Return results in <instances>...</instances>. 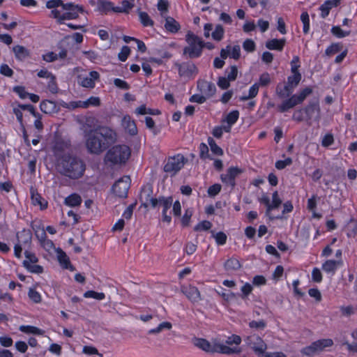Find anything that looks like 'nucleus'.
I'll list each match as a JSON object with an SVG mask.
<instances>
[{
    "label": "nucleus",
    "instance_id": "15",
    "mask_svg": "<svg viewBox=\"0 0 357 357\" xmlns=\"http://www.w3.org/2000/svg\"><path fill=\"white\" fill-rule=\"evenodd\" d=\"M31 199L34 206H39L41 210L47 207V202L43 199L33 186L30 188Z\"/></svg>",
    "mask_w": 357,
    "mask_h": 357
},
{
    "label": "nucleus",
    "instance_id": "43",
    "mask_svg": "<svg viewBox=\"0 0 357 357\" xmlns=\"http://www.w3.org/2000/svg\"><path fill=\"white\" fill-rule=\"evenodd\" d=\"M312 92V89L310 87H306L303 90H302L298 94H295L294 96L296 98V100L298 101L299 104L302 103L303 100L306 98L307 96L311 94Z\"/></svg>",
    "mask_w": 357,
    "mask_h": 357
},
{
    "label": "nucleus",
    "instance_id": "36",
    "mask_svg": "<svg viewBox=\"0 0 357 357\" xmlns=\"http://www.w3.org/2000/svg\"><path fill=\"white\" fill-rule=\"evenodd\" d=\"M208 143L210 146L211 150L215 155H223V151L222 149L218 146V144L215 143V140L209 137L208 138Z\"/></svg>",
    "mask_w": 357,
    "mask_h": 357
},
{
    "label": "nucleus",
    "instance_id": "25",
    "mask_svg": "<svg viewBox=\"0 0 357 357\" xmlns=\"http://www.w3.org/2000/svg\"><path fill=\"white\" fill-rule=\"evenodd\" d=\"M286 39H272L266 43V47L271 50L282 51L285 45Z\"/></svg>",
    "mask_w": 357,
    "mask_h": 357
},
{
    "label": "nucleus",
    "instance_id": "62",
    "mask_svg": "<svg viewBox=\"0 0 357 357\" xmlns=\"http://www.w3.org/2000/svg\"><path fill=\"white\" fill-rule=\"evenodd\" d=\"M114 85L121 89L128 90L130 89V85L124 80L116 78L114 80Z\"/></svg>",
    "mask_w": 357,
    "mask_h": 357
},
{
    "label": "nucleus",
    "instance_id": "44",
    "mask_svg": "<svg viewBox=\"0 0 357 357\" xmlns=\"http://www.w3.org/2000/svg\"><path fill=\"white\" fill-rule=\"evenodd\" d=\"M98 6L100 10L107 12L113 8L112 3L105 0H98Z\"/></svg>",
    "mask_w": 357,
    "mask_h": 357
},
{
    "label": "nucleus",
    "instance_id": "60",
    "mask_svg": "<svg viewBox=\"0 0 357 357\" xmlns=\"http://www.w3.org/2000/svg\"><path fill=\"white\" fill-rule=\"evenodd\" d=\"M64 3L62 0H50L46 3V6L47 8H56L59 6H61L63 8V6Z\"/></svg>",
    "mask_w": 357,
    "mask_h": 357
},
{
    "label": "nucleus",
    "instance_id": "21",
    "mask_svg": "<svg viewBox=\"0 0 357 357\" xmlns=\"http://www.w3.org/2000/svg\"><path fill=\"white\" fill-rule=\"evenodd\" d=\"M40 107L43 112L49 114L56 113L59 110V107L55 102L48 100L42 101Z\"/></svg>",
    "mask_w": 357,
    "mask_h": 357
},
{
    "label": "nucleus",
    "instance_id": "51",
    "mask_svg": "<svg viewBox=\"0 0 357 357\" xmlns=\"http://www.w3.org/2000/svg\"><path fill=\"white\" fill-rule=\"evenodd\" d=\"M213 236L215 238L216 243L218 245H224L227 241V235L222 232L220 231L217 234H214L213 231H211Z\"/></svg>",
    "mask_w": 357,
    "mask_h": 357
},
{
    "label": "nucleus",
    "instance_id": "45",
    "mask_svg": "<svg viewBox=\"0 0 357 357\" xmlns=\"http://www.w3.org/2000/svg\"><path fill=\"white\" fill-rule=\"evenodd\" d=\"M85 298H93L96 300H102L105 298V295L102 292H96L95 291H87L84 294Z\"/></svg>",
    "mask_w": 357,
    "mask_h": 357
},
{
    "label": "nucleus",
    "instance_id": "53",
    "mask_svg": "<svg viewBox=\"0 0 357 357\" xmlns=\"http://www.w3.org/2000/svg\"><path fill=\"white\" fill-rule=\"evenodd\" d=\"M130 53V47L128 46H123L121 52L119 53L118 58L121 61H125Z\"/></svg>",
    "mask_w": 357,
    "mask_h": 357
},
{
    "label": "nucleus",
    "instance_id": "10",
    "mask_svg": "<svg viewBox=\"0 0 357 357\" xmlns=\"http://www.w3.org/2000/svg\"><path fill=\"white\" fill-rule=\"evenodd\" d=\"M130 181L129 176L119 179L112 186L113 192L121 198L126 197L130 188Z\"/></svg>",
    "mask_w": 357,
    "mask_h": 357
},
{
    "label": "nucleus",
    "instance_id": "34",
    "mask_svg": "<svg viewBox=\"0 0 357 357\" xmlns=\"http://www.w3.org/2000/svg\"><path fill=\"white\" fill-rule=\"evenodd\" d=\"M24 266L30 272L33 273H42L43 268L40 265L31 264L29 261L24 260L23 261Z\"/></svg>",
    "mask_w": 357,
    "mask_h": 357
},
{
    "label": "nucleus",
    "instance_id": "40",
    "mask_svg": "<svg viewBox=\"0 0 357 357\" xmlns=\"http://www.w3.org/2000/svg\"><path fill=\"white\" fill-rule=\"evenodd\" d=\"M301 79V73H293L291 76L288 77L287 84L291 86L294 89L298 86Z\"/></svg>",
    "mask_w": 357,
    "mask_h": 357
},
{
    "label": "nucleus",
    "instance_id": "20",
    "mask_svg": "<svg viewBox=\"0 0 357 357\" xmlns=\"http://www.w3.org/2000/svg\"><path fill=\"white\" fill-rule=\"evenodd\" d=\"M173 199L172 197H162L161 200V205L162 206V220L164 222H167L169 223L171 222L172 218L170 215H167V212L168 209H169L172 205Z\"/></svg>",
    "mask_w": 357,
    "mask_h": 357
},
{
    "label": "nucleus",
    "instance_id": "16",
    "mask_svg": "<svg viewBox=\"0 0 357 357\" xmlns=\"http://www.w3.org/2000/svg\"><path fill=\"white\" fill-rule=\"evenodd\" d=\"M153 194V187L150 184L144 185L141 190L139 200L142 205L147 208L149 206V201L151 199Z\"/></svg>",
    "mask_w": 357,
    "mask_h": 357
},
{
    "label": "nucleus",
    "instance_id": "9",
    "mask_svg": "<svg viewBox=\"0 0 357 357\" xmlns=\"http://www.w3.org/2000/svg\"><path fill=\"white\" fill-rule=\"evenodd\" d=\"M303 111L306 114L305 120L310 121L312 120L319 121L321 118V109L318 100H314L309 102L304 108Z\"/></svg>",
    "mask_w": 357,
    "mask_h": 357
},
{
    "label": "nucleus",
    "instance_id": "22",
    "mask_svg": "<svg viewBox=\"0 0 357 357\" xmlns=\"http://www.w3.org/2000/svg\"><path fill=\"white\" fill-rule=\"evenodd\" d=\"M56 253L59 262L63 268L70 269V271L75 270L74 266L70 264L69 257L67 256L66 252H64L61 248H59L56 250Z\"/></svg>",
    "mask_w": 357,
    "mask_h": 357
},
{
    "label": "nucleus",
    "instance_id": "32",
    "mask_svg": "<svg viewBox=\"0 0 357 357\" xmlns=\"http://www.w3.org/2000/svg\"><path fill=\"white\" fill-rule=\"evenodd\" d=\"M333 344V342L331 339H321L314 342V346L316 347L318 353L324 351L326 347H331Z\"/></svg>",
    "mask_w": 357,
    "mask_h": 357
},
{
    "label": "nucleus",
    "instance_id": "7",
    "mask_svg": "<svg viewBox=\"0 0 357 357\" xmlns=\"http://www.w3.org/2000/svg\"><path fill=\"white\" fill-rule=\"evenodd\" d=\"M246 342L248 347L252 349L259 357H261L267 349L266 343L258 335H254L248 337Z\"/></svg>",
    "mask_w": 357,
    "mask_h": 357
},
{
    "label": "nucleus",
    "instance_id": "42",
    "mask_svg": "<svg viewBox=\"0 0 357 357\" xmlns=\"http://www.w3.org/2000/svg\"><path fill=\"white\" fill-rule=\"evenodd\" d=\"M312 92V89L310 87H306L303 90H302L298 94H295L294 96L296 98V100L298 101L299 104L302 103L303 100L306 98L307 96L311 94Z\"/></svg>",
    "mask_w": 357,
    "mask_h": 357
},
{
    "label": "nucleus",
    "instance_id": "13",
    "mask_svg": "<svg viewBox=\"0 0 357 357\" xmlns=\"http://www.w3.org/2000/svg\"><path fill=\"white\" fill-rule=\"evenodd\" d=\"M197 88L200 92L204 94L206 98L213 96L215 91L216 88L213 83L207 82L206 80H199L197 82Z\"/></svg>",
    "mask_w": 357,
    "mask_h": 357
},
{
    "label": "nucleus",
    "instance_id": "8",
    "mask_svg": "<svg viewBox=\"0 0 357 357\" xmlns=\"http://www.w3.org/2000/svg\"><path fill=\"white\" fill-rule=\"evenodd\" d=\"M63 20H74L79 17V13H83L84 8L82 6L73 3H64L62 8Z\"/></svg>",
    "mask_w": 357,
    "mask_h": 357
},
{
    "label": "nucleus",
    "instance_id": "4",
    "mask_svg": "<svg viewBox=\"0 0 357 357\" xmlns=\"http://www.w3.org/2000/svg\"><path fill=\"white\" fill-rule=\"evenodd\" d=\"M194 344L198 348L208 353H220L225 354H231L239 352L236 348H231L223 344L214 342L211 344L208 340L203 338H197Z\"/></svg>",
    "mask_w": 357,
    "mask_h": 357
},
{
    "label": "nucleus",
    "instance_id": "63",
    "mask_svg": "<svg viewBox=\"0 0 357 357\" xmlns=\"http://www.w3.org/2000/svg\"><path fill=\"white\" fill-rule=\"evenodd\" d=\"M0 73L6 77H12L13 70L7 64H2L0 67Z\"/></svg>",
    "mask_w": 357,
    "mask_h": 357
},
{
    "label": "nucleus",
    "instance_id": "24",
    "mask_svg": "<svg viewBox=\"0 0 357 357\" xmlns=\"http://www.w3.org/2000/svg\"><path fill=\"white\" fill-rule=\"evenodd\" d=\"M341 0H326L324 3H323L320 6V10L321 11V16L322 18H326L330 12V10L333 7L337 6Z\"/></svg>",
    "mask_w": 357,
    "mask_h": 357
},
{
    "label": "nucleus",
    "instance_id": "58",
    "mask_svg": "<svg viewBox=\"0 0 357 357\" xmlns=\"http://www.w3.org/2000/svg\"><path fill=\"white\" fill-rule=\"evenodd\" d=\"M29 297L31 300H32L34 303H40L41 301V297L40 294L36 291L34 289H30L29 291Z\"/></svg>",
    "mask_w": 357,
    "mask_h": 357
},
{
    "label": "nucleus",
    "instance_id": "5",
    "mask_svg": "<svg viewBox=\"0 0 357 357\" xmlns=\"http://www.w3.org/2000/svg\"><path fill=\"white\" fill-rule=\"evenodd\" d=\"M186 41L188 46L184 47L183 54L190 59L200 56L203 50L202 39L192 32L188 31L186 34Z\"/></svg>",
    "mask_w": 357,
    "mask_h": 357
},
{
    "label": "nucleus",
    "instance_id": "12",
    "mask_svg": "<svg viewBox=\"0 0 357 357\" xmlns=\"http://www.w3.org/2000/svg\"><path fill=\"white\" fill-rule=\"evenodd\" d=\"M181 291L192 303H196L202 300L201 293L199 289L191 284L188 286H181Z\"/></svg>",
    "mask_w": 357,
    "mask_h": 357
},
{
    "label": "nucleus",
    "instance_id": "28",
    "mask_svg": "<svg viewBox=\"0 0 357 357\" xmlns=\"http://www.w3.org/2000/svg\"><path fill=\"white\" fill-rule=\"evenodd\" d=\"M342 264V260H327L323 264L322 269L327 273H334L337 268Z\"/></svg>",
    "mask_w": 357,
    "mask_h": 357
},
{
    "label": "nucleus",
    "instance_id": "18",
    "mask_svg": "<svg viewBox=\"0 0 357 357\" xmlns=\"http://www.w3.org/2000/svg\"><path fill=\"white\" fill-rule=\"evenodd\" d=\"M100 77V75L97 71H91L89 73V76L86 77L79 78L81 79L80 84L83 87L86 88H93L95 86V80H98Z\"/></svg>",
    "mask_w": 357,
    "mask_h": 357
},
{
    "label": "nucleus",
    "instance_id": "49",
    "mask_svg": "<svg viewBox=\"0 0 357 357\" xmlns=\"http://www.w3.org/2000/svg\"><path fill=\"white\" fill-rule=\"evenodd\" d=\"M301 353L307 356H313L314 354H318L316 347L314 346V342L310 345L304 347L301 350Z\"/></svg>",
    "mask_w": 357,
    "mask_h": 357
},
{
    "label": "nucleus",
    "instance_id": "47",
    "mask_svg": "<svg viewBox=\"0 0 357 357\" xmlns=\"http://www.w3.org/2000/svg\"><path fill=\"white\" fill-rule=\"evenodd\" d=\"M331 33L337 38H344L350 34V31H344L340 26H334L331 29Z\"/></svg>",
    "mask_w": 357,
    "mask_h": 357
},
{
    "label": "nucleus",
    "instance_id": "6",
    "mask_svg": "<svg viewBox=\"0 0 357 357\" xmlns=\"http://www.w3.org/2000/svg\"><path fill=\"white\" fill-rule=\"evenodd\" d=\"M188 162V159L182 154H177L172 157H169L163 170L171 176H175Z\"/></svg>",
    "mask_w": 357,
    "mask_h": 357
},
{
    "label": "nucleus",
    "instance_id": "57",
    "mask_svg": "<svg viewBox=\"0 0 357 357\" xmlns=\"http://www.w3.org/2000/svg\"><path fill=\"white\" fill-rule=\"evenodd\" d=\"M221 190V185L215 183L211 186H210L208 189V194L211 197H214L217 195Z\"/></svg>",
    "mask_w": 357,
    "mask_h": 357
},
{
    "label": "nucleus",
    "instance_id": "3",
    "mask_svg": "<svg viewBox=\"0 0 357 357\" xmlns=\"http://www.w3.org/2000/svg\"><path fill=\"white\" fill-rule=\"evenodd\" d=\"M130 156V149L126 145H116L107 152L105 160L112 165L125 164Z\"/></svg>",
    "mask_w": 357,
    "mask_h": 357
},
{
    "label": "nucleus",
    "instance_id": "35",
    "mask_svg": "<svg viewBox=\"0 0 357 357\" xmlns=\"http://www.w3.org/2000/svg\"><path fill=\"white\" fill-rule=\"evenodd\" d=\"M20 330L22 332L26 333H32L36 335H43L44 331L37 327L31 326H21L20 327Z\"/></svg>",
    "mask_w": 357,
    "mask_h": 357
},
{
    "label": "nucleus",
    "instance_id": "1",
    "mask_svg": "<svg viewBox=\"0 0 357 357\" xmlns=\"http://www.w3.org/2000/svg\"><path fill=\"white\" fill-rule=\"evenodd\" d=\"M116 132L108 126H98L85 131V146L91 154L100 155L116 141Z\"/></svg>",
    "mask_w": 357,
    "mask_h": 357
},
{
    "label": "nucleus",
    "instance_id": "19",
    "mask_svg": "<svg viewBox=\"0 0 357 357\" xmlns=\"http://www.w3.org/2000/svg\"><path fill=\"white\" fill-rule=\"evenodd\" d=\"M121 125L130 135H136L137 134V126L130 116L127 115L123 118Z\"/></svg>",
    "mask_w": 357,
    "mask_h": 357
},
{
    "label": "nucleus",
    "instance_id": "46",
    "mask_svg": "<svg viewBox=\"0 0 357 357\" xmlns=\"http://www.w3.org/2000/svg\"><path fill=\"white\" fill-rule=\"evenodd\" d=\"M239 117V112L238 110H234L231 112H229L227 116H226V119H225V121L227 122V123L228 124H234L238 119Z\"/></svg>",
    "mask_w": 357,
    "mask_h": 357
},
{
    "label": "nucleus",
    "instance_id": "54",
    "mask_svg": "<svg viewBox=\"0 0 357 357\" xmlns=\"http://www.w3.org/2000/svg\"><path fill=\"white\" fill-rule=\"evenodd\" d=\"M192 215V212L190 209L185 210V214L181 218V224L183 227H188L190 225V218Z\"/></svg>",
    "mask_w": 357,
    "mask_h": 357
},
{
    "label": "nucleus",
    "instance_id": "27",
    "mask_svg": "<svg viewBox=\"0 0 357 357\" xmlns=\"http://www.w3.org/2000/svg\"><path fill=\"white\" fill-rule=\"evenodd\" d=\"M294 88L287 83L284 86L278 84L276 87V93L281 98L289 97L293 93Z\"/></svg>",
    "mask_w": 357,
    "mask_h": 357
},
{
    "label": "nucleus",
    "instance_id": "50",
    "mask_svg": "<svg viewBox=\"0 0 357 357\" xmlns=\"http://www.w3.org/2000/svg\"><path fill=\"white\" fill-rule=\"evenodd\" d=\"M259 201L260 203L264 204L266 206V215H269L270 212L274 209L273 206H272V202H270V199L268 196L264 195L261 198H259Z\"/></svg>",
    "mask_w": 357,
    "mask_h": 357
},
{
    "label": "nucleus",
    "instance_id": "26",
    "mask_svg": "<svg viewBox=\"0 0 357 357\" xmlns=\"http://www.w3.org/2000/svg\"><path fill=\"white\" fill-rule=\"evenodd\" d=\"M298 104L299 102L296 100V96L293 95L289 99L284 100L280 105H279L278 109L280 112H285Z\"/></svg>",
    "mask_w": 357,
    "mask_h": 357
},
{
    "label": "nucleus",
    "instance_id": "2",
    "mask_svg": "<svg viewBox=\"0 0 357 357\" xmlns=\"http://www.w3.org/2000/svg\"><path fill=\"white\" fill-rule=\"evenodd\" d=\"M56 169L61 174L72 179H77L83 176L85 164L76 155L63 153L58 156Z\"/></svg>",
    "mask_w": 357,
    "mask_h": 357
},
{
    "label": "nucleus",
    "instance_id": "30",
    "mask_svg": "<svg viewBox=\"0 0 357 357\" xmlns=\"http://www.w3.org/2000/svg\"><path fill=\"white\" fill-rule=\"evenodd\" d=\"M224 266L228 271H235L241 268V264L237 259L230 258L225 261Z\"/></svg>",
    "mask_w": 357,
    "mask_h": 357
},
{
    "label": "nucleus",
    "instance_id": "31",
    "mask_svg": "<svg viewBox=\"0 0 357 357\" xmlns=\"http://www.w3.org/2000/svg\"><path fill=\"white\" fill-rule=\"evenodd\" d=\"M82 203V198L77 194H72L65 199L64 204L67 206L75 207L80 205Z\"/></svg>",
    "mask_w": 357,
    "mask_h": 357
},
{
    "label": "nucleus",
    "instance_id": "23",
    "mask_svg": "<svg viewBox=\"0 0 357 357\" xmlns=\"http://www.w3.org/2000/svg\"><path fill=\"white\" fill-rule=\"evenodd\" d=\"M15 58L19 61H24L30 56V51L22 45H15L13 47Z\"/></svg>",
    "mask_w": 357,
    "mask_h": 357
},
{
    "label": "nucleus",
    "instance_id": "39",
    "mask_svg": "<svg viewBox=\"0 0 357 357\" xmlns=\"http://www.w3.org/2000/svg\"><path fill=\"white\" fill-rule=\"evenodd\" d=\"M224 32L225 31L222 26L218 24L215 26L214 31L211 33L212 38L217 41H220L223 38Z\"/></svg>",
    "mask_w": 357,
    "mask_h": 357
},
{
    "label": "nucleus",
    "instance_id": "61",
    "mask_svg": "<svg viewBox=\"0 0 357 357\" xmlns=\"http://www.w3.org/2000/svg\"><path fill=\"white\" fill-rule=\"evenodd\" d=\"M270 82L271 78L269 74L268 73H264L260 76L258 84L262 86H266L268 85Z\"/></svg>",
    "mask_w": 357,
    "mask_h": 357
},
{
    "label": "nucleus",
    "instance_id": "56",
    "mask_svg": "<svg viewBox=\"0 0 357 357\" xmlns=\"http://www.w3.org/2000/svg\"><path fill=\"white\" fill-rule=\"evenodd\" d=\"M13 91L18 94V96L24 99L28 97L29 95V93L26 92L25 91V88L22 86H16L13 88Z\"/></svg>",
    "mask_w": 357,
    "mask_h": 357
},
{
    "label": "nucleus",
    "instance_id": "17",
    "mask_svg": "<svg viewBox=\"0 0 357 357\" xmlns=\"http://www.w3.org/2000/svg\"><path fill=\"white\" fill-rule=\"evenodd\" d=\"M100 105V100L98 97H93L91 96L89 99H87L85 101H75L72 102L71 105L73 108H77V107H82V108H87L90 105L93 106H99Z\"/></svg>",
    "mask_w": 357,
    "mask_h": 357
},
{
    "label": "nucleus",
    "instance_id": "38",
    "mask_svg": "<svg viewBox=\"0 0 357 357\" xmlns=\"http://www.w3.org/2000/svg\"><path fill=\"white\" fill-rule=\"evenodd\" d=\"M17 237L19 242L21 241L20 239H23V243H29L31 240V234L29 231L24 229L21 232L17 234Z\"/></svg>",
    "mask_w": 357,
    "mask_h": 357
},
{
    "label": "nucleus",
    "instance_id": "48",
    "mask_svg": "<svg viewBox=\"0 0 357 357\" xmlns=\"http://www.w3.org/2000/svg\"><path fill=\"white\" fill-rule=\"evenodd\" d=\"M301 20L303 24V32L307 33L310 29V19L307 12H303L301 15Z\"/></svg>",
    "mask_w": 357,
    "mask_h": 357
},
{
    "label": "nucleus",
    "instance_id": "33",
    "mask_svg": "<svg viewBox=\"0 0 357 357\" xmlns=\"http://www.w3.org/2000/svg\"><path fill=\"white\" fill-rule=\"evenodd\" d=\"M172 328V325L170 322L164 321V322H162L161 324H160L158 327L149 331L148 334H149V335L158 334L164 329L170 330Z\"/></svg>",
    "mask_w": 357,
    "mask_h": 357
},
{
    "label": "nucleus",
    "instance_id": "52",
    "mask_svg": "<svg viewBox=\"0 0 357 357\" xmlns=\"http://www.w3.org/2000/svg\"><path fill=\"white\" fill-rule=\"evenodd\" d=\"M255 47V43L252 39H246L243 43V48L248 52H254Z\"/></svg>",
    "mask_w": 357,
    "mask_h": 357
},
{
    "label": "nucleus",
    "instance_id": "59",
    "mask_svg": "<svg viewBox=\"0 0 357 357\" xmlns=\"http://www.w3.org/2000/svg\"><path fill=\"white\" fill-rule=\"evenodd\" d=\"M266 326V323L264 320L252 321L249 323V326L252 328L264 329Z\"/></svg>",
    "mask_w": 357,
    "mask_h": 357
},
{
    "label": "nucleus",
    "instance_id": "55",
    "mask_svg": "<svg viewBox=\"0 0 357 357\" xmlns=\"http://www.w3.org/2000/svg\"><path fill=\"white\" fill-rule=\"evenodd\" d=\"M212 226V224L211 222L208 221V220H204L202 222H201L200 223H199L198 225H197L195 228H194V230L195 231H199V230H208Z\"/></svg>",
    "mask_w": 357,
    "mask_h": 357
},
{
    "label": "nucleus",
    "instance_id": "29",
    "mask_svg": "<svg viewBox=\"0 0 357 357\" xmlns=\"http://www.w3.org/2000/svg\"><path fill=\"white\" fill-rule=\"evenodd\" d=\"M165 27L169 32L176 33L180 29V24L173 17H167Z\"/></svg>",
    "mask_w": 357,
    "mask_h": 357
},
{
    "label": "nucleus",
    "instance_id": "41",
    "mask_svg": "<svg viewBox=\"0 0 357 357\" xmlns=\"http://www.w3.org/2000/svg\"><path fill=\"white\" fill-rule=\"evenodd\" d=\"M342 49V45L340 43H333L331 46H329L325 52V54L327 56H331L335 54Z\"/></svg>",
    "mask_w": 357,
    "mask_h": 357
},
{
    "label": "nucleus",
    "instance_id": "37",
    "mask_svg": "<svg viewBox=\"0 0 357 357\" xmlns=\"http://www.w3.org/2000/svg\"><path fill=\"white\" fill-rule=\"evenodd\" d=\"M139 17L141 23L144 26H152L153 25V21L150 18L149 15L146 12H139Z\"/></svg>",
    "mask_w": 357,
    "mask_h": 357
},
{
    "label": "nucleus",
    "instance_id": "14",
    "mask_svg": "<svg viewBox=\"0 0 357 357\" xmlns=\"http://www.w3.org/2000/svg\"><path fill=\"white\" fill-rule=\"evenodd\" d=\"M178 69V74L181 77H190L193 74L196 73L197 68L194 63L186 62L182 64H175Z\"/></svg>",
    "mask_w": 357,
    "mask_h": 357
},
{
    "label": "nucleus",
    "instance_id": "64",
    "mask_svg": "<svg viewBox=\"0 0 357 357\" xmlns=\"http://www.w3.org/2000/svg\"><path fill=\"white\" fill-rule=\"evenodd\" d=\"M229 82L230 80H229L227 77H220L218 79V85L222 89H227L230 86Z\"/></svg>",
    "mask_w": 357,
    "mask_h": 357
},
{
    "label": "nucleus",
    "instance_id": "11",
    "mask_svg": "<svg viewBox=\"0 0 357 357\" xmlns=\"http://www.w3.org/2000/svg\"><path fill=\"white\" fill-rule=\"evenodd\" d=\"M243 172V169L238 167H231L227 170L226 174L220 176V178L223 183L230 185L233 189L236 185L235 179Z\"/></svg>",
    "mask_w": 357,
    "mask_h": 357
}]
</instances>
